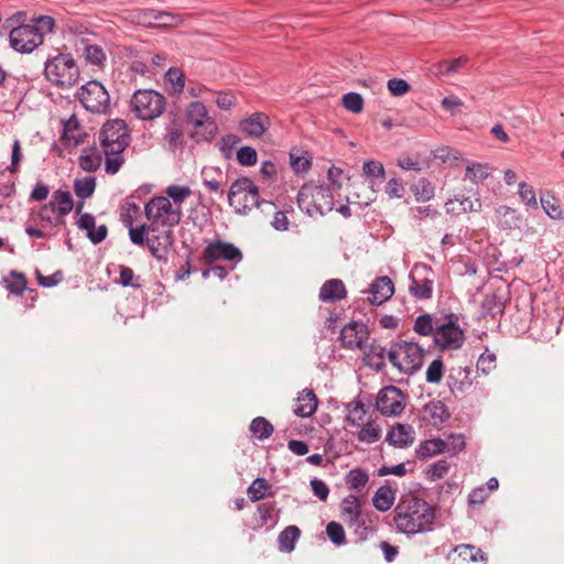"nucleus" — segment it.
Wrapping results in <instances>:
<instances>
[{
  "label": "nucleus",
  "instance_id": "1",
  "mask_svg": "<svg viewBox=\"0 0 564 564\" xmlns=\"http://www.w3.org/2000/svg\"><path fill=\"white\" fill-rule=\"evenodd\" d=\"M435 518L434 508L412 492L402 495L393 509L395 529L404 534L432 531Z\"/></svg>",
  "mask_w": 564,
  "mask_h": 564
},
{
  "label": "nucleus",
  "instance_id": "2",
  "mask_svg": "<svg viewBox=\"0 0 564 564\" xmlns=\"http://www.w3.org/2000/svg\"><path fill=\"white\" fill-rule=\"evenodd\" d=\"M227 199L229 206L238 215H248L253 208L269 207L270 210L274 209V203L261 199L259 187L247 176L238 177L231 183Z\"/></svg>",
  "mask_w": 564,
  "mask_h": 564
},
{
  "label": "nucleus",
  "instance_id": "3",
  "mask_svg": "<svg viewBox=\"0 0 564 564\" xmlns=\"http://www.w3.org/2000/svg\"><path fill=\"white\" fill-rule=\"evenodd\" d=\"M25 12L18 11L6 20L2 29L11 28L9 41L11 47L19 53H31L43 43L42 34L31 25L24 24Z\"/></svg>",
  "mask_w": 564,
  "mask_h": 564
},
{
  "label": "nucleus",
  "instance_id": "4",
  "mask_svg": "<svg viewBox=\"0 0 564 564\" xmlns=\"http://www.w3.org/2000/svg\"><path fill=\"white\" fill-rule=\"evenodd\" d=\"M423 358V348L415 341L399 340L388 350L390 364L408 375H413L421 369Z\"/></svg>",
  "mask_w": 564,
  "mask_h": 564
},
{
  "label": "nucleus",
  "instance_id": "5",
  "mask_svg": "<svg viewBox=\"0 0 564 564\" xmlns=\"http://www.w3.org/2000/svg\"><path fill=\"white\" fill-rule=\"evenodd\" d=\"M44 74L53 85L67 88L78 80L79 68L69 53H59L46 61Z\"/></svg>",
  "mask_w": 564,
  "mask_h": 564
},
{
  "label": "nucleus",
  "instance_id": "6",
  "mask_svg": "<svg viewBox=\"0 0 564 564\" xmlns=\"http://www.w3.org/2000/svg\"><path fill=\"white\" fill-rule=\"evenodd\" d=\"M131 110L142 120H153L165 109V97L153 89H138L130 101Z\"/></svg>",
  "mask_w": 564,
  "mask_h": 564
},
{
  "label": "nucleus",
  "instance_id": "7",
  "mask_svg": "<svg viewBox=\"0 0 564 564\" xmlns=\"http://www.w3.org/2000/svg\"><path fill=\"white\" fill-rule=\"evenodd\" d=\"M131 140L127 123L122 119L105 122L99 132V141L104 152H123Z\"/></svg>",
  "mask_w": 564,
  "mask_h": 564
},
{
  "label": "nucleus",
  "instance_id": "8",
  "mask_svg": "<svg viewBox=\"0 0 564 564\" xmlns=\"http://www.w3.org/2000/svg\"><path fill=\"white\" fill-rule=\"evenodd\" d=\"M149 225L175 227L182 218L181 208H174L165 196L152 197L144 207Z\"/></svg>",
  "mask_w": 564,
  "mask_h": 564
},
{
  "label": "nucleus",
  "instance_id": "9",
  "mask_svg": "<svg viewBox=\"0 0 564 564\" xmlns=\"http://www.w3.org/2000/svg\"><path fill=\"white\" fill-rule=\"evenodd\" d=\"M83 107L93 113H107L110 109V96L105 86L97 80H89L77 91Z\"/></svg>",
  "mask_w": 564,
  "mask_h": 564
},
{
  "label": "nucleus",
  "instance_id": "10",
  "mask_svg": "<svg viewBox=\"0 0 564 564\" xmlns=\"http://www.w3.org/2000/svg\"><path fill=\"white\" fill-rule=\"evenodd\" d=\"M173 227L149 225L150 236L148 249L158 261L167 263L170 251L174 245Z\"/></svg>",
  "mask_w": 564,
  "mask_h": 564
},
{
  "label": "nucleus",
  "instance_id": "11",
  "mask_svg": "<svg viewBox=\"0 0 564 564\" xmlns=\"http://www.w3.org/2000/svg\"><path fill=\"white\" fill-rule=\"evenodd\" d=\"M406 394L395 386H386L377 394L376 408L384 416H399L405 408Z\"/></svg>",
  "mask_w": 564,
  "mask_h": 564
},
{
  "label": "nucleus",
  "instance_id": "12",
  "mask_svg": "<svg viewBox=\"0 0 564 564\" xmlns=\"http://www.w3.org/2000/svg\"><path fill=\"white\" fill-rule=\"evenodd\" d=\"M218 260H225L236 264L242 260V252L230 242L216 240L205 247L200 261L205 265H212Z\"/></svg>",
  "mask_w": 564,
  "mask_h": 564
},
{
  "label": "nucleus",
  "instance_id": "13",
  "mask_svg": "<svg viewBox=\"0 0 564 564\" xmlns=\"http://www.w3.org/2000/svg\"><path fill=\"white\" fill-rule=\"evenodd\" d=\"M433 270L426 264H415L410 273V294L417 300H430L433 296Z\"/></svg>",
  "mask_w": 564,
  "mask_h": 564
},
{
  "label": "nucleus",
  "instance_id": "14",
  "mask_svg": "<svg viewBox=\"0 0 564 564\" xmlns=\"http://www.w3.org/2000/svg\"><path fill=\"white\" fill-rule=\"evenodd\" d=\"M186 119L196 128L204 129V139L212 140L217 131L216 122L208 116L206 106L200 101H192L186 108Z\"/></svg>",
  "mask_w": 564,
  "mask_h": 564
},
{
  "label": "nucleus",
  "instance_id": "15",
  "mask_svg": "<svg viewBox=\"0 0 564 564\" xmlns=\"http://www.w3.org/2000/svg\"><path fill=\"white\" fill-rule=\"evenodd\" d=\"M369 335V328L365 323L351 321L341 328L339 339L345 348L362 349Z\"/></svg>",
  "mask_w": 564,
  "mask_h": 564
},
{
  "label": "nucleus",
  "instance_id": "16",
  "mask_svg": "<svg viewBox=\"0 0 564 564\" xmlns=\"http://www.w3.org/2000/svg\"><path fill=\"white\" fill-rule=\"evenodd\" d=\"M465 341V334L460 327H447L446 325H436L434 344L441 351L457 350Z\"/></svg>",
  "mask_w": 564,
  "mask_h": 564
},
{
  "label": "nucleus",
  "instance_id": "17",
  "mask_svg": "<svg viewBox=\"0 0 564 564\" xmlns=\"http://www.w3.org/2000/svg\"><path fill=\"white\" fill-rule=\"evenodd\" d=\"M140 21L149 28H172L180 25L183 19L178 14L147 9L140 13Z\"/></svg>",
  "mask_w": 564,
  "mask_h": 564
},
{
  "label": "nucleus",
  "instance_id": "18",
  "mask_svg": "<svg viewBox=\"0 0 564 564\" xmlns=\"http://www.w3.org/2000/svg\"><path fill=\"white\" fill-rule=\"evenodd\" d=\"M421 414V420L434 427H441L451 419L447 405L441 400H432L425 403Z\"/></svg>",
  "mask_w": 564,
  "mask_h": 564
},
{
  "label": "nucleus",
  "instance_id": "19",
  "mask_svg": "<svg viewBox=\"0 0 564 564\" xmlns=\"http://www.w3.org/2000/svg\"><path fill=\"white\" fill-rule=\"evenodd\" d=\"M367 292L370 294L368 297L370 304L381 305L393 295L394 284L387 275L378 276L370 283Z\"/></svg>",
  "mask_w": 564,
  "mask_h": 564
},
{
  "label": "nucleus",
  "instance_id": "20",
  "mask_svg": "<svg viewBox=\"0 0 564 564\" xmlns=\"http://www.w3.org/2000/svg\"><path fill=\"white\" fill-rule=\"evenodd\" d=\"M470 367H452L447 376V387L456 397L457 393H465L473 386Z\"/></svg>",
  "mask_w": 564,
  "mask_h": 564
},
{
  "label": "nucleus",
  "instance_id": "21",
  "mask_svg": "<svg viewBox=\"0 0 564 564\" xmlns=\"http://www.w3.org/2000/svg\"><path fill=\"white\" fill-rule=\"evenodd\" d=\"M414 430L410 424L395 423L387 433L386 441L393 447L405 448L414 442Z\"/></svg>",
  "mask_w": 564,
  "mask_h": 564
},
{
  "label": "nucleus",
  "instance_id": "22",
  "mask_svg": "<svg viewBox=\"0 0 564 564\" xmlns=\"http://www.w3.org/2000/svg\"><path fill=\"white\" fill-rule=\"evenodd\" d=\"M347 296L345 283L340 279L325 281L318 293V300L323 303H335Z\"/></svg>",
  "mask_w": 564,
  "mask_h": 564
},
{
  "label": "nucleus",
  "instance_id": "23",
  "mask_svg": "<svg viewBox=\"0 0 564 564\" xmlns=\"http://www.w3.org/2000/svg\"><path fill=\"white\" fill-rule=\"evenodd\" d=\"M204 186L213 193L224 195L223 186L226 184L227 176L218 166H204L200 172Z\"/></svg>",
  "mask_w": 564,
  "mask_h": 564
},
{
  "label": "nucleus",
  "instance_id": "24",
  "mask_svg": "<svg viewBox=\"0 0 564 564\" xmlns=\"http://www.w3.org/2000/svg\"><path fill=\"white\" fill-rule=\"evenodd\" d=\"M85 135L86 133L82 132L77 118L73 115L67 121L64 122L61 141L65 148L74 149L84 141L83 138Z\"/></svg>",
  "mask_w": 564,
  "mask_h": 564
},
{
  "label": "nucleus",
  "instance_id": "25",
  "mask_svg": "<svg viewBox=\"0 0 564 564\" xmlns=\"http://www.w3.org/2000/svg\"><path fill=\"white\" fill-rule=\"evenodd\" d=\"M317 405L318 399L314 391L311 389H304L299 393L293 412L296 416L310 417L315 413Z\"/></svg>",
  "mask_w": 564,
  "mask_h": 564
},
{
  "label": "nucleus",
  "instance_id": "26",
  "mask_svg": "<svg viewBox=\"0 0 564 564\" xmlns=\"http://www.w3.org/2000/svg\"><path fill=\"white\" fill-rule=\"evenodd\" d=\"M257 513L258 517H256L254 525L252 527L254 531H259L270 521L272 522L271 527L275 525L279 521L280 509H276V502L267 501L258 505Z\"/></svg>",
  "mask_w": 564,
  "mask_h": 564
},
{
  "label": "nucleus",
  "instance_id": "27",
  "mask_svg": "<svg viewBox=\"0 0 564 564\" xmlns=\"http://www.w3.org/2000/svg\"><path fill=\"white\" fill-rule=\"evenodd\" d=\"M268 122V116L262 112H254L239 122V129L249 137L259 138L264 133L265 123Z\"/></svg>",
  "mask_w": 564,
  "mask_h": 564
},
{
  "label": "nucleus",
  "instance_id": "28",
  "mask_svg": "<svg viewBox=\"0 0 564 564\" xmlns=\"http://www.w3.org/2000/svg\"><path fill=\"white\" fill-rule=\"evenodd\" d=\"M505 307L506 304L502 296L498 295L496 292L487 293L480 303V317L485 318L490 316L495 319L503 314Z\"/></svg>",
  "mask_w": 564,
  "mask_h": 564
},
{
  "label": "nucleus",
  "instance_id": "29",
  "mask_svg": "<svg viewBox=\"0 0 564 564\" xmlns=\"http://www.w3.org/2000/svg\"><path fill=\"white\" fill-rule=\"evenodd\" d=\"M316 215H325L334 208V195L328 185H314Z\"/></svg>",
  "mask_w": 564,
  "mask_h": 564
},
{
  "label": "nucleus",
  "instance_id": "30",
  "mask_svg": "<svg viewBox=\"0 0 564 564\" xmlns=\"http://www.w3.org/2000/svg\"><path fill=\"white\" fill-rule=\"evenodd\" d=\"M496 217L498 226L505 230L518 229L522 225L521 215L508 206H500L496 210Z\"/></svg>",
  "mask_w": 564,
  "mask_h": 564
},
{
  "label": "nucleus",
  "instance_id": "31",
  "mask_svg": "<svg viewBox=\"0 0 564 564\" xmlns=\"http://www.w3.org/2000/svg\"><path fill=\"white\" fill-rule=\"evenodd\" d=\"M386 355L388 356L386 347L372 341L369 345L368 350L365 351L364 360L368 367L376 371H381L386 367Z\"/></svg>",
  "mask_w": 564,
  "mask_h": 564
},
{
  "label": "nucleus",
  "instance_id": "32",
  "mask_svg": "<svg viewBox=\"0 0 564 564\" xmlns=\"http://www.w3.org/2000/svg\"><path fill=\"white\" fill-rule=\"evenodd\" d=\"M297 206L306 215L313 217L316 215L314 184H304L297 193Z\"/></svg>",
  "mask_w": 564,
  "mask_h": 564
},
{
  "label": "nucleus",
  "instance_id": "33",
  "mask_svg": "<svg viewBox=\"0 0 564 564\" xmlns=\"http://www.w3.org/2000/svg\"><path fill=\"white\" fill-rule=\"evenodd\" d=\"M361 514V505L357 496L349 495L341 502V517L349 524L357 523Z\"/></svg>",
  "mask_w": 564,
  "mask_h": 564
},
{
  "label": "nucleus",
  "instance_id": "34",
  "mask_svg": "<svg viewBox=\"0 0 564 564\" xmlns=\"http://www.w3.org/2000/svg\"><path fill=\"white\" fill-rule=\"evenodd\" d=\"M252 502L260 501L267 497H273L275 491L272 485L263 477H257L247 489Z\"/></svg>",
  "mask_w": 564,
  "mask_h": 564
},
{
  "label": "nucleus",
  "instance_id": "35",
  "mask_svg": "<svg viewBox=\"0 0 564 564\" xmlns=\"http://www.w3.org/2000/svg\"><path fill=\"white\" fill-rule=\"evenodd\" d=\"M79 166L86 172H96L101 165V154L96 147H87L79 155Z\"/></svg>",
  "mask_w": 564,
  "mask_h": 564
},
{
  "label": "nucleus",
  "instance_id": "36",
  "mask_svg": "<svg viewBox=\"0 0 564 564\" xmlns=\"http://www.w3.org/2000/svg\"><path fill=\"white\" fill-rule=\"evenodd\" d=\"M446 449V443L442 438H431L422 442L415 449L416 457L419 459H426L437 454L444 453Z\"/></svg>",
  "mask_w": 564,
  "mask_h": 564
},
{
  "label": "nucleus",
  "instance_id": "37",
  "mask_svg": "<svg viewBox=\"0 0 564 564\" xmlns=\"http://www.w3.org/2000/svg\"><path fill=\"white\" fill-rule=\"evenodd\" d=\"M301 530L296 525H288L278 536L279 549L282 552L290 553L295 549L300 539Z\"/></svg>",
  "mask_w": 564,
  "mask_h": 564
},
{
  "label": "nucleus",
  "instance_id": "38",
  "mask_svg": "<svg viewBox=\"0 0 564 564\" xmlns=\"http://www.w3.org/2000/svg\"><path fill=\"white\" fill-rule=\"evenodd\" d=\"M462 562L470 564H485V554L481 549L471 544H462L454 549Z\"/></svg>",
  "mask_w": 564,
  "mask_h": 564
},
{
  "label": "nucleus",
  "instance_id": "39",
  "mask_svg": "<svg viewBox=\"0 0 564 564\" xmlns=\"http://www.w3.org/2000/svg\"><path fill=\"white\" fill-rule=\"evenodd\" d=\"M394 499L395 490L389 486H382L375 492L372 503L377 510L384 512L393 506Z\"/></svg>",
  "mask_w": 564,
  "mask_h": 564
},
{
  "label": "nucleus",
  "instance_id": "40",
  "mask_svg": "<svg viewBox=\"0 0 564 564\" xmlns=\"http://www.w3.org/2000/svg\"><path fill=\"white\" fill-rule=\"evenodd\" d=\"M249 431L252 437L257 438L258 441H264L273 434L274 427L265 417L257 416L251 421Z\"/></svg>",
  "mask_w": 564,
  "mask_h": 564
},
{
  "label": "nucleus",
  "instance_id": "41",
  "mask_svg": "<svg viewBox=\"0 0 564 564\" xmlns=\"http://www.w3.org/2000/svg\"><path fill=\"white\" fill-rule=\"evenodd\" d=\"M290 164L294 173H306L312 166V156L307 151L292 149L290 151Z\"/></svg>",
  "mask_w": 564,
  "mask_h": 564
},
{
  "label": "nucleus",
  "instance_id": "42",
  "mask_svg": "<svg viewBox=\"0 0 564 564\" xmlns=\"http://www.w3.org/2000/svg\"><path fill=\"white\" fill-rule=\"evenodd\" d=\"M542 208L552 219H564V210L555 198L550 193H542L540 197Z\"/></svg>",
  "mask_w": 564,
  "mask_h": 564
},
{
  "label": "nucleus",
  "instance_id": "43",
  "mask_svg": "<svg viewBox=\"0 0 564 564\" xmlns=\"http://www.w3.org/2000/svg\"><path fill=\"white\" fill-rule=\"evenodd\" d=\"M139 212L140 207L135 203V197L133 195L128 196L124 203L120 206V220L123 226L127 227L133 225Z\"/></svg>",
  "mask_w": 564,
  "mask_h": 564
},
{
  "label": "nucleus",
  "instance_id": "44",
  "mask_svg": "<svg viewBox=\"0 0 564 564\" xmlns=\"http://www.w3.org/2000/svg\"><path fill=\"white\" fill-rule=\"evenodd\" d=\"M446 212L454 215H460L468 212H477L478 208L475 207V202L469 197L463 198H453L448 199L445 204Z\"/></svg>",
  "mask_w": 564,
  "mask_h": 564
},
{
  "label": "nucleus",
  "instance_id": "45",
  "mask_svg": "<svg viewBox=\"0 0 564 564\" xmlns=\"http://www.w3.org/2000/svg\"><path fill=\"white\" fill-rule=\"evenodd\" d=\"M57 207V213L68 215L74 208V199L68 191L56 189L52 194Z\"/></svg>",
  "mask_w": 564,
  "mask_h": 564
},
{
  "label": "nucleus",
  "instance_id": "46",
  "mask_svg": "<svg viewBox=\"0 0 564 564\" xmlns=\"http://www.w3.org/2000/svg\"><path fill=\"white\" fill-rule=\"evenodd\" d=\"M96 188V178L88 176L85 178H76L74 182L75 195L83 200L89 198Z\"/></svg>",
  "mask_w": 564,
  "mask_h": 564
},
{
  "label": "nucleus",
  "instance_id": "47",
  "mask_svg": "<svg viewBox=\"0 0 564 564\" xmlns=\"http://www.w3.org/2000/svg\"><path fill=\"white\" fill-rule=\"evenodd\" d=\"M166 83L171 84L172 94H181L185 87V75L177 67H171L164 75Z\"/></svg>",
  "mask_w": 564,
  "mask_h": 564
},
{
  "label": "nucleus",
  "instance_id": "48",
  "mask_svg": "<svg viewBox=\"0 0 564 564\" xmlns=\"http://www.w3.org/2000/svg\"><path fill=\"white\" fill-rule=\"evenodd\" d=\"M118 283L123 288L130 286L134 290H139L142 286L141 276L135 275L133 270L126 265H120L119 268Z\"/></svg>",
  "mask_w": 564,
  "mask_h": 564
},
{
  "label": "nucleus",
  "instance_id": "49",
  "mask_svg": "<svg viewBox=\"0 0 564 564\" xmlns=\"http://www.w3.org/2000/svg\"><path fill=\"white\" fill-rule=\"evenodd\" d=\"M364 175L373 183L376 178L383 181L386 178L384 166L381 162L376 160L365 161L362 164Z\"/></svg>",
  "mask_w": 564,
  "mask_h": 564
},
{
  "label": "nucleus",
  "instance_id": "50",
  "mask_svg": "<svg viewBox=\"0 0 564 564\" xmlns=\"http://www.w3.org/2000/svg\"><path fill=\"white\" fill-rule=\"evenodd\" d=\"M435 327L432 315L424 313L415 318L413 330L421 336H430L435 333Z\"/></svg>",
  "mask_w": 564,
  "mask_h": 564
},
{
  "label": "nucleus",
  "instance_id": "51",
  "mask_svg": "<svg viewBox=\"0 0 564 564\" xmlns=\"http://www.w3.org/2000/svg\"><path fill=\"white\" fill-rule=\"evenodd\" d=\"M381 436V430L378 424L373 422L366 423L357 434L360 442L372 444L379 441Z\"/></svg>",
  "mask_w": 564,
  "mask_h": 564
},
{
  "label": "nucleus",
  "instance_id": "52",
  "mask_svg": "<svg viewBox=\"0 0 564 564\" xmlns=\"http://www.w3.org/2000/svg\"><path fill=\"white\" fill-rule=\"evenodd\" d=\"M4 283H6L7 289L11 293H13L15 295H20L26 289L28 281L23 273H18L15 271H12L10 273V276L8 279H4Z\"/></svg>",
  "mask_w": 564,
  "mask_h": 564
},
{
  "label": "nucleus",
  "instance_id": "53",
  "mask_svg": "<svg viewBox=\"0 0 564 564\" xmlns=\"http://www.w3.org/2000/svg\"><path fill=\"white\" fill-rule=\"evenodd\" d=\"M129 229V237L133 245L137 246H148L149 236H150V229L149 225L142 224L138 227L127 226Z\"/></svg>",
  "mask_w": 564,
  "mask_h": 564
},
{
  "label": "nucleus",
  "instance_id": "54",
  "mask_svg": "<svg viewBox=\"0 0 564 564\" xmlns=\"http://www.w3.org/2000/svg\"><path fill=\"white\" fill-rule=\"evenodd\" d=\"M368 480V474L359 467L351 469L346 476V482L349 485V488L354 490H360L366 486Z\"/></svg>",
  "mask_w": 564,
  "mask_h": 564
},
{
  "label": "nucleus",
  "instance_id": "55",
  "mask_svg": "<svg viewBox=\"0 0 564 564\" xmlns=\"http://www.w3.org/2000/svg\"><path fill=\"white\" fill-rule=\"evenodd\" d=\"M415 199L417 202H427L434 196V187L426 178L419 180L412 188Z\"/></svg>",
  "mask_w": 564,
  "mask_h": 564
},
{
  "label": "nucleus",
  "instance_id": "56",
  "mask_svg": "<svg viewBox=\"0 0 564 564\" xmlns=\"http://www.w3.org/2000/svg\"><path fill=\"white\" fill-rule=\"evenodd\" d=\"M341 102L345 109L354 112L360 113L364 109V98L360 94L350 91L343 96Z\"/></svg>",
  "mask_w": 564,
  "mask_h": 564
},
{
  "label": "nucleus",
  "instance_id": "57",
  "mask_svg": "<svg viewBox=\"0 0 564 564\" xmlns=\"http://www.w3.org/2000/svg\"><path fill=\"white\" fill-rule=\"evenodd\" d=\"M328 539L337 546L346 543V533L343 525L336 521H330L326 527Z\"/></svg>",
  "mask_w": 564,
  "mask_h": 564
},
{
  "label": "nucleus",
  "instance_id": "58",
  "mask_svg": "<svg viewBox=\"0 0 564 564\" xmlns=\"http://www.w3.org/2000/svg\"><path fill=\"white\" fill-rule=\"evenodd\" d=\"M183 130L175 123L167 126L164 140L167 142L170 149L175 150L183 147Z\"/></svg>",
  "mask_w": 564,
  "mask_h": 564
},
{
  "label": "nucleus",
  "instance_id": "59",
  "mask_svg": "<svg viewBox=\"0 0 564 564\" xmlns=\"http://www.w3.org/2000/svg\"><path fill=\"white\" fill-rule=\"evenodd\" d=\"M489 176L488 166L486 164L473 163L466 167L465 177L473 183H479Z\"/></svg>",
  "mask_w": 564,
  "mask_h": 564
},
{
  "label": "nucleus",
  "instance_id": "60",
  "mask_svg": "<svg viewBox=\"0 0 564 564\" xmlns=\"http://www.w3.org/2000/svg\"><path fill=\"white\" fill-rule=\"evenodd\" d=\"M444 375V362L441 358L434 359L426 369L425 378L429 383H440Z\"/></svg>",
  "mask_w": 564,
  "mask_h": 564
},
{
  "label": "nucleus",
  "instance_id": "61",
  "mask_svg": "<svg viewBox=\"0 0 564 564\" xmlns=\"http://www.w3.org/2000/svg\"><path fill=\"white\" fill-rule=\"evenodd\" d=\"M84 54L86 61L95 66H100L106 61V54L99 45L87 44Z\"/></svg>",
  "mask_w": 564,
  "mask_h": 564
},
{
  "label": "nucleus",
  "instance_id": "62",
  "mask_svg": "<svg viewBox=\"0 0 564 564\" xmlns=\"http://www.w3.org/2000/svg\"><path fill=\"white\" fill-rule=\"evenodd\" d=\"M449 464L446 459H440L433 463L426 470L425 475L431 480L442 479L449 470Z\"/></svg>",
  "mask_w": 564,
  "mask_h": 564
},
{
  "label": "nucleus",
  "instance_id": "63",
  "mask_svg": "<svg viewBox=\"0 0 564 564\" xmlns=\"http://www.w3.org/2000/svg\"><path fill=\"white\" fill-rule=\"evenodd\" d=\"M192 191L188 186H181V185H170L166 188V197L172 199L175 204L178 206L191 196Z\"/></svg>",
  "mask_w": 564,
  "mask_h": 564
},
{
  "label": "nucleus",
  "instance_id": "64",
  "mask_svg": "<svg viewBox=\"0 0 564 564\" xmlns=\"http://www.w3.org/2000/svg\"><path fill=\"white\" fill-rule=\"evenodd\" d=\"M106 156L105 162V171L107 174H116L121 169L122 164L124 163V159L122 153L123 152H117V153H109L104 152Z\"/></svg>",
  "mask_w": 564,
  "mask_h": 564
}]
</instances>
